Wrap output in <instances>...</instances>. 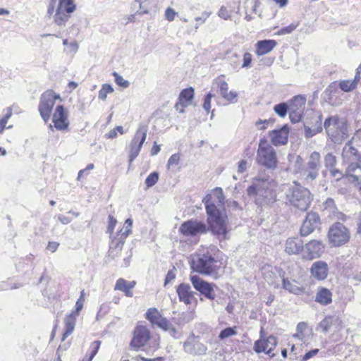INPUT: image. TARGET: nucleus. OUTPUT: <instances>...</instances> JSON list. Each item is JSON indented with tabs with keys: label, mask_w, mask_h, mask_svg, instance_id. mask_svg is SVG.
Listing matches in <instances>:
<instances>
[{
	"label": "nucleus",
	"mask_w": 361,
	"mask_h": 361,
	"mask_svg": "<svg viewBox=\"0 0 361 361\" xmlns=\"http://www.w3.org/2000/svg\"><path fill=\"white\" fill-rule=\"evenodd\" d=\"M322 130V128L321 126H319L317 128L312 129L309 126H307L305 125V133L306 137H310L316 135L318 132H321Z\"/></svg>",
	"instance_id": "5fc2aeb1"
},
{
	"label": "nucleus",
	"mask_w": 361,
	"mask_h": 361,
	"mask_svg": "<svg viewBox=\"0 0 361 361\" xmlns=\"http://www.w3.org/2000/svg\"><path fill=\"white\" fill-rule=\"evenodd\" d=\"M282 287L289 293L295 295H300L304 292V288L300 286L296 281L288 278L283 279Z\"/></svg>",
	"instance_id": "72a5a7b5"
},
{
	"label": "nucleus",
	"mask_w": 361,
	"mask_h": 361,
	"mask_svg": "<svg viewBox=\"0 0 361 361\" xmlns=\"http://www.w3.org/2000/svg\"><path fill=\"white\" fill-rule=\"evenodd\" d=\"M214 97V94L212 92H209L204 99V103L202 105L204 111L209 114L211 109V100Z\"/></svg>",
	"instance_id": "09e8293b"
},
{
	"label": "nucleus",
	"mask_w": 361,
	"mask_h": 361,
	"mask_svg": "<svg viewBox=\"0 0 361 361\" xmlns=\"http://www.w3.org/2000/svg\"><path fill=\"white\" fill-rule=\"evenodd\" d=\"M116 219H114V217L111 215L109 216V223H108V227H107V233L109 234H111L116 225Z\"/></svg>",
	"instance_id": "052dcab7"
},
{
	"label": "nucleus",
	"mask_w": 361,
	"mask_h": 361,
	"mask_svg": "<svg viewBox=\"0 0 361 361\" xmlns=\"http://www.w3.org/2000/svg\"><path fill=\"white\" fill-rule=\"evenodd\" d=\"M78 315L71 313L65 319V331L63 334L62 340L64 341L74 331L76 319Z\"/></svg>",
	"instance_id": "c9c22d12"
},
{
	"label": "nucleus",
	"mask_w": 361,
	"mask_h": 361,
	"mask_svg": "<svg viewBox=\"0 0 361 361\" xmlns=\"http://www.w3.org/2000/svg\"><path fill=\"white\" fill-rule=\"evenodd\" d=\"M84 299L78 298L75 303V310L73 311L71 313L75 314L76 315H79L80 310L83 307Z\"/></svg>",
	"instance_id": "680f3d73"
},
{
	"label": "nucleus",
	"mask_w": 361,
	"mask_h": 361,
	"mask_svg": "<svg viewBox=\"0 0 361 361\" xmlns=\"http://www.w3.org/2000/svg\"><path fill=\"white\" fill-rule=\"evenodd\" d=\"M318 352H319L318 349H314V350H312L307 352L302 357V361H307V360L310 359L313 356L316 355Z\"/></svg>",
	"instance_id": "69168bd1"
},
{
	"label": "nucleus",
	"mask_w": 361,
	"mask_h": 361,
	"mask_svg": "<svg viewBox=\"0 0 361 361\" xmlns=\"http://www.w3.org/2000/svg\"><path fill=\"white\" fill-rule=\"evenodd\" d=\"M79 48V45L76 41L71 42L68 47L65 49V51L68 54H75Z\"/></svg>",
	"instance_id": "6e6d98bb"
},
{
	"label": "nucleus",
	"mask_w": 361,
	"mask_h": 361,
	"mask_svg": "<svg viewBox=\"0 0 361 361\" xmlns=\"http://www.w3.org/2000/svg\"><path fill=\"white\" fill-rule=\"evenodd\" d=\"M288 134L289 128L287 125L280 129L274 130L269 133L271 142L275 146L285 145L288 142Z\"/></svg>",
	"instance_id": "5701e85b"
},
{
	"label": "nucleus",
	"mask_w": 361,
	"mask_h": 361,
	"mask_svg": "<svg viewBox=\"0 0 361 361\" xmlns=\"http://www.w3.org/2000/svg\"><path fill=\"white\" fill-rule=\"evenodd\" d=\"M57 8L66 13H72L76 9V6L73 0H59Z\"/></svg>",
	"instance_id": "58836bf2"
},
{
	"label": "nucleus",
	"mask_w": 361,
	"mask_h": 361,
	"mask_svg": "<svg viewBox=\"0 0 361 361\" xmlns=\"http://www.w3.org/2000/svg\"><path fill=\"white\" fill-rule=\"evenodd\" d=\"M195 318V313L193 312L187 311L182 312L175 319V322L179 326H184L185 324L190 322Z\"/></svg>",
	"instance_id": "4c0bfd02"
},
{
	"label": "nucleus",
	"mask_w": 361,
	"mask_h": 361,
	"mask_svg": "<svg viewBox=\"0 0 361 361\" xmlns=\"http://www.w3.org/2000/svg\"><path fill=\"white\" fill-rule=\"evenodd\" d=\"M286 197L290 205L301 211H306L312 201L310 190L295 181L288 187L286 192Z\"/></svg>",
	"instance_id": "20e7f679"
},
{
	"label": "nucleus",
	"mask_w": 361,
	"mask_h": 361,
	"mask_svg": "<svg viewBox=\"0 0 361 361\" xmlns=\"http://www.w3.org/2000/svg\"><path fill=\"white\" fill-rule=\"evenodd\" d=\"M183 350L185 353L192 355H202L206 354L207 348L200 341L197 336L192 334L184 342Z\"/></svg>",
	"instance_id": "6ab92c4d"
},
{
	"label": "nucleus",
	"mask_w": 361,
	"mask_h": 361,
	"mask_svg": "<svg viewBox=\"0 0 361 361\" xmlns=\"http://www.w3.org/2000/svg\"><path fill=\"white\" fill-rule=\"evenodd\" d=\"M275 113L281 118H284L288 111V105L286 103H280L274 106Z\"/></svg>",
	"instance_id": "37998d69"
},
{
	"label": "nucleus",
	"mask_w": 361,
	"mask_h": 361,
	"mask_svg": "<svg viewBox=\"0 0 361 361\" xmlns=\"http://www.w3.org/2000/svg\"><path fill=\"white\" fill-rule=\"evenodd\" d=\"M303 242L298 237L289 238L285 244V251L288 255H296L300 252H303Z\"/></svg>",
	"instance_id": "cd10ccee"
},
{
	"label": "nucleus",
	"mask_w": 361,
	"mask_h": 361,
	"mask_svg": "<svg viewBox=\"0 0 361 361\" xmlns=\"http://www.w3.org/2000/svg\"><path fill=\"white\" fill-rule=\"evenodd\" d=\"M207 215L208 230L220 240H225L228 231V216L224 209L206 211Z\"/></svg>",
	"instance_id": "7ed1b4c3"
},
{
	"label": "nucleus",
	"mask_w": 361,
	"mask_h": 361,
	"mask_svg": "<svg viewBox=\"0 0 361 361\" xmlns=\"http://www.w3.org/2000/svg\"><path fill=\"white\" fill-rule=\"evenodd\" d=\"M147 128L145 126H140L129 145V164L139 155L143 143L147 137Z\"/></svg>",
	"instance_id": "f8f14e48"
},
{
	"label": "nucleus",
	"mask_w": 361,
	"mask_h": 361,
	"mask_svg": "<svg viewBox=\"0 0 361 361\" xmlns=\"http://www.w3.org/2000/svg\"><path fill=\"white\" fill-rule=\"evenodd\" d=\"M6 112L5 115L0 119V126H4L5 127H7L6 124L12 116V109L11 108L8 107L6 109Z\"/></svg>",
	"instance_id": "4d7b16f0"
},
{
	"label": "nucleus",
	"mask_w": 361,
	"mask_h": 361,
	"mask_svg": "<svg viewBox=\"0 0 361 361\" xmlns=\"http://www.w3.org/2000/svg\"><path fill=\"white\" fill-rule=\"evenodd\" d=\"M216 83L219 88V93L224 99L231 102L235 99L238 96L237 92L233 91L228 92V85L226 81L223 80H219Z\"/></svg>",
	"instance_id": "473e14b6"
},
{
	"label": "nucleus",
	"mask_w": 361,
	"mask_h": 361,
	"mask_svg": "<svg viewBox=\"0 0 361 361\" xmlns=\"http://www.w3.org/2000/svg\"><path fill=\"white\" fill-rule=\"evenodd\" d=\"M277 343V338L274 336H269L265 339L263 336V331L261 330L260 338L255 342L254 350L257 353L264 352L273 357L275 354L272 351L276 348Z\"/></svg>",
	"instance_id": "a211bd4d"
},
{
	"label": "nucleus",
	"mask_w": 361,
	"mask_h": 361,
	"mask_svg": "<svg viewBox=\"0 0 361 361\" xmlns=\"http://www.w3.org/2000/svg\"><path fill=\"white\" fill-rule=\"evenodd\" d=\"M188 106L187 104H185V102H182V101H180L178 99V102L175 105V108L176 109L179 111L180 113H183L184 112V109Z\"/></svg>",
	"instance_id": "338daca9"
},
{
	"label": "nucleus",
	"mask_w": 361,
	"mask_h": 361,
	"mask_svg": "<svg viewBox=\"0 0 361 361\" xmlns=\"http://www.w3.org/2000/svg\"><path fill=\"white\" fill-rule=\"evenodd\" d=\"M328 237L332 245L341 246L349 240L350 233L342 224L336 223L329 228Z\"/></svg>",
	"instance_id": "ddd939ff"
},
{
	"label": "nucleus",
	"mask_w": 361,
	"mask_h": 361,
	"mask_svg": "<svg viewBox=\"0 0 361 361\" xmlns=\"http://www.w3.org/2000/svg\"><path fill=\"white\" fill-rule=\"evenodd\" d=\"M236 331L232 327H228L222 330L219 336L220 339H225L230 336L235 335Z\"/></svg>",
	"instance_id": "de8ad7c7"
},
{
	"label": "nucleus",
	"mask_w": 361,
	"mask_h": 361,
	"mask_svg": "<svg viewBox=\"0 0 361 361\" xmlns=\"http://www.w3.org/2000/svg\"><path fill=\"white\" fill-rule=\"evenodd\" d=\"M176 13L171 8H168L165 11V17L169 21H173Z\"/></svg>",
	"instance_id": "e2e57ef3"
},
{
	"label": "nucleus",
	"mask_w": 361,
	"mask_h": 361,
	"mask_svg": "<svg viewBox=\"0 0 361 361\" xmlns=\"http://www.w3.org/2000/svg\"><path fill=\"white\" fill-rule=\"evenodd\" d=\"M135 281H128L120 278L116 282L114 290L123 292L127 297H133L132 289L135 287Z\"/></svg>",
	"instance_id": "7c9ffc66"
},
{
	"label": "nucleus",
	"mask_w": 361,
	"mask_h": 361,
	"mask_svg": "<svg viewBox=\"0 0 361 361\" xmlns=\"http://www.w3.org/2000/svg\"><path fill=\"white\" fill-rule=\"evenodd\" d=\"M68 116V111L63 105H57L51 116L53 126L50 124L49 128L54 127L57 130L63 132L68 131L70 126Z\"/></svg>",
	"instance_id": "9d476101"
},
{
	"label": "nucleus",
	"mask_w": 361,
	"mask_h": 361,
	"mask_svg": "<svg viewBox=\"0 0 361 361\" xmlns=\"http://www.w3.org/2000/svg\"><path fill=\"white\" fill-rule=\"evenodd\" d=\"M231 11L226 6H222L218 11V16L224 20H228L231 18Z\"/></svg>",
	"instance_id": "603ef678"
},
{
	"label": "nucleus",
	"mask_w": 361,
	"mask_h": 361,
	"mask_svg": "<svg viewBox=\"0 0 361 361\" xmlns=\"http://www.w3.org/2000/svg\"><path fill=\"white\" fill-rule=\"evenodd\" d=\"M342 157L343 162L348 166L350 163H358L360 160V155L357 153V150L353 147L350 142L345 144L343 149Z\"/></svg>",
	"instance_id": "bb28decb"
},
{
	"label": "nucleus",
	"mask_w": 361,
	"mask_h": 361,
	"mask_svg": "<svg viewBox=\"0 0 361 361\" xmlns=\"http://www.w3.org/2000/svg\"><path fill=\"white\" fill-rule=\"evenodd\" d=\"M100 345H101V342L99 341H95L93 343H92V344L90 345V349L92 351H91V354H90V356L89 357V358H91V360H92V358L97 353V352L99 349Z\"/></svg>",
	"instance_id": "13d9d810"
},
{
	"label": "nucleus",
	"mask_w": 361,
	"mask_h": 361,
	"mask_svg": "<svg viewBox=\"0 0 361 361\" xmlns=\"http://www.w3.org/2000/svg\"><path fill=\"white\" fill-rule=\"evenodd\" d=\"M310 273L313 278L319 281L324 280L329 273L327 263L322 260L314 262L310 268Z\"/></svg>",
	"instance_id": "b1692460"
},
{
	"label": "nucleus",
	"mask_w": 361,
	"mask_h": 361,
	"mask_svg": "<svg viewBox=\"0 0 361 361\" xmlns=\"http://www.w3.org/2000/svg\"><path fill=\"white\" fill-rule=\"evenodd\" d=\"M349 180L355 183L361 189V166L359 163H350L346 169Z\"/></svg>",
	"instance_id": "c85d7f7f"
},
{
	"label": "nucleus",
	"mask_w": 361,
	"mask_h": 361,
	"mask_svg": "<svg viewBox=\"0 0 361 361\" xmlns=\"http://www.w3.org/2000/svg\"><path fill=\"white\" fill-rule=\"evenodd\" d=\"M224 200L223 190L221 188H216L208 193L203 199L202 202L205 205L206 211L224 209Z\"/></svg>",
	"instance_id": "4468645a"
},
{
	"label": "nucleus",
	"mask_w": 361,
	"mask_h": 361,
	"mask_svg": "<svg viewBox=\"0 0 361 361\" xmlns=\"http://www.w3.org/2000/svg\"><path fill=\"white\" fill-rule=\"evenodd\" d=\"M161 329L169 331V334L175 338H178V333L173 326V324L167 320V326L164 327H161Z\"/></svg>",
	"instance_id": "3c124183"
},
{
	"label": "nucleus",
	"mask_w": 361,
	"mask_h": 361,
	"mask_svg": "<svg viewBox=\"0 0 361 361\" xmlns=\"http://www.w3.org/2000/svg\"><path fill=\"white\" fill-rule=\"evenodd\" d=\"M276 42L274 39L259 40L255 44V54L259 56L267 54L276 47Z\"/></svg>",
	"instance_id": "c756f323"
},
{
	"label": "nucleus",
	"mask_w": 361,
	"mask_h": 361,
	"mask_svg": "<svg viewBox=\"0 0 361 361\" xmlns=\"http://www.w3.org/2000/svg\"><path fill=\"white\" fill-rule=\"evenodd\" d=\"M176 269L173 267L172 269L169 270L166 276L164 286H166L168 283L175 279L176 278Z\"/></svg>",
	"instance_id": "bf43d9fd"
},
{
	"label": "nucleus",
	"mask_w": 361,
	"mask_h": 361,
	"mask_svg": "<svg viewBox=\"0 0 361 361\" xmlns=\"http://www.w3.org/2000/svg\"><path fill=\"white\" fill-rule=\"evenodd\" d=\"M113 75L115 78V82L116 84L122 87L127 88L130 85V82L125 80L122 76H121L118 73L114 72Z\"/></svg>",
	"instance_id": "49530a36"
},
{
	"label": "nucleus",
	"mask_w": 361,
	"mask_h": 361,
	"mask_svg": "<svg viewBox=\"0 0 361 361\" xmlns=\"http://www.w3.org/2000/svg\"><path fill=\"white\" fill-rule=\"evenodd\" d=\"M159 179V174L157 172L151 173L145 179V184L147 188L154 185Z\"/></svg>",
	"instance_id": "a18cd8bd"
},
{
	"label": "nucleus",
	"mask_w": 361,
	"mask_h": 361,
	"mask_svg": "<svg viewBox=\"0 0 361 361\" xmlns=\"http://www.w3.org/2000/svg\"><path fill=\"white\" fill-rule=\"evenodd\" d=\"M325 245L322 241L312 240L303 247V258L313 259L319 258L324 252Z\"/></svg>",
	"instance_id": "aec40b11"
},
{
	"label": "nucleus",
	"mask_w": 361,
	"mask_h": 361,
	"mask_svg": "<svg viewBox=\"0 0 361 361\" xmlns=\"http://www.w3.org/2000/svg\"><path fill=\"white\" fill-rule=\"evenodd\" d=\"M113 92L114 88L111 85L103 84L101 90L99 91L98 97L99 99L104 101L107 97V94Z\"/></svg>",
	"instance_id": "79ce46f5"
},
{
	"label": "nucleus",
	"mask_w": 361,
	"mask_h": 361,
	"mask_svg": "<svg viewBox=\"0 0 361 361\" xmlns=\"http://www.w3.org/2000/svg\"><path fill=\"white\" fill-rule=\"evenodd\" d=\"M190 281L194 288L207 299L214 300L216 298L214 288L216 286L214 283H209L197 275L191 276Z\"/></svg>",
	"instance_id": "dca6fc26"
},
{
	"label": "nucleus",
	"mask_w": 361,
	"mask_h": 361,
	"mask_svg": "<svg viewBox=\"0 0 361 361\" xmlns=\"http://www.w3.org/2000/svg\"><path fill=\"white\" fill-rule=\"evenodd\" d=\"M56 99L61 101L60 95L56 94L53 90H47L42 94L38 110L44 123H47L50 119L51 113Z\"/></svg>",
	"instance_id": "1a4fd4ad"
},
{
	"label": "nucleus",
	"mask_w": 361,
	"mask_h": 361,
	"mask_svg": "<svg viewBox=\"0 0 361 361\" xmlns=\"http://www.w3.org/2000/svg\"><path fill=\"white\" fill-rule=\"evenodd\" d=\"M180 159V156L179 154H172L169 159L168 160L167 167L168 169H171V167L176 166L178 165Z\"/></svg>",
	"instance_id": "8fccbe9b"
},
{
	"label": "nucleus",
	"mask_w": 361,
	"mask_h": 361,
	"mask_svg": "<svg viewBox=\"0 0 361 361\" xmlns=\"http://www.w3.org/2000/svg\"><path fill=\"white\" fill-rule=\"evenodd\" d=\"M149 345L154 348L159 345V338H156L151 334L149 329L144 325H137L135 326L133 338L130 342V347L134 350H145V347Z\"/></svg>",
	"instance_id": "39448f33"
},
{
	"label": "nucleus",
	"mask_w": 361,
	"mask_h": 361,
	"mask_svg": "<svg viewBox=\"0 0 361 361\" xmlns=\"http://www.w3.org/2000/svg\"><path fill=\"white\" fill-rule=\"evenodd\" d=\"M320 159V154L317 152L310 154L306 167L300 171V176L306 181H312L317 178L321 166Z\"/></svg>",
	"instance_id": "9b49d317"
},
{
	"label": "nucleus",
	"mask_w": 361,
	"mask_h": 361,
	"mask_svg": "<svg viewBox=\"0 0 361 361\" xmlns=\"http://www.w3.org/2000/svg\"><path fill=\"white\" fill-rule=\"evenodd\" d=\"M306 104V98L302 95L293 97L288 105L289 118L292 123L299 122L304 113Z\"/></svg>",
	"instance_id": "f3484780"
},
{
	"label": "nucleus",
	"mask_w": 361,
	"mask_h": 361,
	"mask_svg": "<svg viewBox=\"0 0 361 361\" xmlns=\"http://www.w3.org/2000/svg\"><path fill=\"white\" fill-rule=\"evenodd\" d=\"M319 327L322 332L327 333L333 330L338 332L343 329V322L338 316H327L319 324Z\"/></svg>",
	"instance_id": "412c9836"
},
{
	"label": "nucleus",
	"mask_w": 361,
	"mask_h": 361,
	"mask_svg": "<svg viewBox=\"0 0 361 361\" xmlns=\"http://www.w3.org/2000/svg\"><path fill=\"white\" fill-rule=\"evenodd\" d=\"M341 91L338 81L331 82L325 90L329 102L331 104H337V99L338 95L341 94Z\"/></svg>",
	"instance_id": "f704fd0d"
},
{
	"label": "nucleus",
	"mask_w": 361,
	"mask_h": 361,
	"mask_svg": "<svg viewBox=\"0 0 361 361\" xmlns=\"http://www.w3.org/2000/svg\"><path fill=\"white\" fill-rule=\"evenodd\" d=\"M247 167V162L245 160H241L238 164V172L243 173L246 171Z\"/></svg>",
	"instance_id": "774afa93"
},
{
	"label": "nucleus",
	"mask_w": 361,
	"mask_h": 361,
	"mask_svg": "<svg viewBox=\"0 0 361 361\" xmlns=\"http://www.w3.org/2000/svg\"><path fill=\"white\" fill-rule=\"evenodd\" d=\"M132 226V219H127L123 228L116 233V235L111 238L107 260H116L120 256L125 240L131 233Z\"/></svg>",
	"instance_id": "423d86ee"
},
{
	"label": "nucleus",
	"mask_w": 361,
	"mask_h": 361,
	"mask_svg": "<svg viewBox=\"0 0 361 361\" xmlns=\"http://www.w3.org/2000/svg\"><path fill=\"white\" fill-rule=\"evenodd\" d=\"M336 164V158L332 153H328L324 157V165L325 167L329 170L334 168Z\"/></svg>",
	"instance_id": "c03bdc74"
},
{
	"label": "nucleus",
	"mask_w": 361,
	"mask_h": 361,
	"mask_svg": "<svg viewBox=\"0 0 361 361\" xmlns=\"http://www.w3.org/2000/svg\"><path fill=\"white\" fill-rule=\"evenodd\" d=\"M324 127L328 136L336 143L341 142L347 137V126L336 116L326 119Z\"/></svg>",
	"instance_id": "0eeeda50"
},
{
	"label": "nucleus",
	"mask_w": 361,
	"mask_h": 361,
	"mask_svg": "<svg viewBox=\"0 0 361 361\" xmlns=\"http://www.w3.org/2000/svg\"><path fill=\"white\" fill-rule=\"evenodd\" d=\"M208 231L207 225L197 220H189L183 222L180 228L179 232L185 237H193L206 233Z\"/></svg>",
	"instance_id": "2eb2a0df"
},
{
	"label": "nucleus",
	"mask_w": 361,
	"mask_h": 361,
	"mask_svg": "<svg viewBox=\"0 0 361 361\" xmlns=\"http://www.w3.org/2000/svg\"><path fill=\"white\" fill-rule=\"evenodd\" d=\"M256 161L268 169H275L277 165V158L275 149L269 144L267 140H259L257 151Z\"/></svg>",
	"instance_id": "6e6552de"
},
{
	"label": "nucleus",
	"mask_w": 361,
	"mask_h": 361,
	"mask_svg": "<svg viewBox=\"0 0 361 361\" xmlns=\"http://www.w3.org/2000/svg\"><path fill=\"white\" fill-rule=\"evenodd\" d=\"M319 218L316 213L307 214L305 220L303 221L300 228V234L302 236H307L312 233L318 226Z\"/></svg>",
	"instance_id": "4be33fe9"
},
{
	"label": "nucleus",
	"mask_w": 361,
	"mask_h": 361,
	"mask_svg": "<svg viewBox=\"0 0 361 361\" xmlns=\"http://www.w3.org/2000/svg\"><path fill=\"white\" fill-rule=\"evenodd\" d=\"M193 97H194V89L192 87H188V88L183 89L180 92V93L179 94L178 99L180 101L185 102V104H187L188 105L189 102L193 99Z\"/></svg>",
	"instance_id": "ea45409f"
},
{
	"label": "nucleus",
	"mask_w": 361,
	"mask_h": 361,
	"mask_svg": "<svg viewBox=\"0 0 361 361\" xmlns=\"http://www.w3.org/2000/svg\"><path fill=\"white\" fill-rule=\"evenodd\" d=\"M220 265L221 263L208 250L205 252L200 251L192 256V269L203 275L217 274Z\"/></svg>",
	"instance_id": "f03ea898"
},
{
	"label": "nucleus",
	"mask_w": 361,
	"mask_h": 361,
	"mask_svg": "<svg viewBox=\"0 0 361 361\" xmlns=\"http://www.w3.org/2000/svg\"><path fill=\"white\" fill-rule=\"evenodd\" d=\"M71 17L70 13H66L61 8H56L55 13L53 16L54 22L59 27L65 26L66 22Z\"/></svg>",
	"instance_id": "e433bc0d"
},
{
	"label": "nucleus",
	"mask_w": 361,
	"mask_h": 361,
	"mask_svg": "<svg viewBox=\"0 0 361 361\" xmlns=\"http://www.w3.org/2000/svg\"><path fill=\"white\" fill-rule=\"evenodd\" d=\"M252 62V55L251 54L246 52L243 55V63L242 66L243 68L250 66V63Z\"/></svg>",
	"instance_id": "0e129e2a"
},
{
	"label": "nucleus",
	"mask_w": 361,
	"mask_h": 361,
	"mask_svg": "<svg viewBox=\"0 0 361 361\" xmlns=\"http://www.w3.org/2000/svg\"><path fill=\"white\" fill-rule=\"evenodd\" d=\"M145 318L152 324L159 328L167 326V319L164 317L156 308H149L145 313Z\"/></svg>",
	"instance_id": "a878e982"
},
{
	"label": "nucleus",
	"mask_w": 361,
	"mask_h": 361,
	"mask_svg": "<svg viewBox=\"0 0 361 361\" xmlns=\"http://www.w3.org/2000/svg\"><path fill=\"white\" fill-rule=\"evenodd\" d=\"M297 27L296 25L290 24L286 27H282L277 32L278 35H284L291 33Z\"/></svg>",
	"instance_id": "864d4df0"
},
{
	"label": "nucleus",
	"mask_w": 361,
	"mask_h": 361,
	"mask_svg": "<svg viewBox=\"0 0 361 361\" xmlns=\"http://www.w3.org/2000/svg\"><path fill=\"white\" fill-rule=\"evenodd\" d=\"M315 301L322 305H327L332 302L331 292L324 287H320L317 289Z\"/></svg>",
	"instance_id": "2f4dec72"
},
{
	"label": "nucleus",
	"mask_w": 361,
	"mask_h": 361,
	"mask_svg": "<svg viewBox=\"0 0 361 361\" xmlns=\"http://www.w3.org/2000/svg\"><path fill=\"white\" fill-rule=\"evenodd\" d=\"M176 293L179 300L185 305H190L195 299L194 295L196 293L192 291L189 284L181 283L176 288Z\"/></svg>",
	"instance_id": "393cba45"
},
{
	"label": "nucleus",
	"mask_w": 361,
	"mask_h": 361,
	"mask_svg": "<svg viewBox=\"0 0 361 361\" xmlns=\"http://www.w3.org/2000/svg\"><path fill=\"white\" fill-rule=\"evenodd\" d=\"M277 187L276 182L271 178H255L247 192L259 207H269L276 201Z\"/></svg>",
	"instance_id": "f257e3e1"
},
{
	"label": "nucleus",
	"mask_w": 361,
	"mask_h": 361,
	"mask_svg": "<svg viewBox=\"0 0 361 361\" xmlns=\"http://www.w3.org/2000/svg\"><path fill=\"white\" fill-rule=\"evenodd\" d=\"M338 83L341 90L345 92H351L356 88L355 82H352L351 80H339Z\"/></svg>",
	"instance_id": "a19ab883"
}]
</instances>
